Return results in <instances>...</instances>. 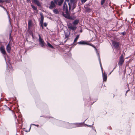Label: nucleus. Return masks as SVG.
Wrapping results in <instances>:
<instances>
[{
	"instance_id": "f257e3e1",
	"label": "nucleus",
	"mask_w": 135,
	"mask_h": 135,
	"mask_svg": "<svg viewBox=\"0 0 135 135\" xmlns=\"http://www.w3.org/2000/svg\"><path fill=\"white\" fill-rule=\"evenodd\" d=\"M69 2V0H65L63 6V12L62 15L65 18L70 20H74V17L71 16L69 12L68 7L67 4H66V2Z\"/></svg>"
},
{
	"instance_id": "f03ea898",
	"label": "nucleus",
	"mask_w": 135,
	"mask_h": 135,
	"mask_svg": "<svg viewBox=\"0 0 135 135\" xmlns=\"http://www.w3.org/2000/svg\"><path fill=\"white\" fill-rule=\"evenodd\" d=\"M69 10H73L76 6V0H70L68 3Z\"/></svg>"
},
{
	"instance_id": "7ed1b4c3",
	"label": "nucleus",
	"mask_w": 135,
	"mask_h": 135,
	"mask_svg": "<svg viewBox=\"0 0 135 135\" xmlns=\"http://www.w3.org/2000/svg\"><path fill=\"white\" fill-rule=\"evenodd\" d=\"M96 52H97V55L98 57V59H99V61L101 69H102V71L103 81H106L107 80V74H106L105 73V72H104V73H103V68H102V66L101 65V63L100 62V57L99 56V54L98 53V51H97Z\"/></svg>"
},
{
	"instance_id": "20e7f679",
	"label": "nucleus",
	"mask_w": 135,
	"mask_h": 135,
	"mask_svg": "<svg viewBox=\"0 0 135 135\" xmlns=\"http://www.w3.org/2000/svg\"><path fill=\"white\" fill-rule=\"evenodd\" d=\"M65 124L66 126V128H72L80 126L81 124L80 123H72L70 124L68 123H65Z\"/></svg>"
},
{
	"instance_id": "39448f33",
	"label": "nucleus",
	"mask_w": 135,
	"mask_h": 135,
	"mask_svg": "<svg viewBox=\"0 0 135 135\" xmlns=\"http://www.w3.org/2000/svg\"><path fill=\"white\" fill-rule=\"evenodd\" d=\"M38 37L39 45H40V46L44 48L45 47V44L44 40L41 37V36L39 34H38Z\"/></svg>"
},
{
	"instance_id": "423d86ee",
	"label": "nucleus",
	"mask_w": 135,
	"mask_h": 135,
	"mask_svg": "<svg viewBox=\"0 0 135 135\" xmlns=\"http://www.w3.org/2000/svg\"><path fill=\"white\" fill-rule=\"evenodd\" d=\"M68 26L70 30H72L73 31H75L77 28L76 25L72 24L71 23H69L68 24Z\"/></svg>"
},
{
	"instance_id": "0eeeda50",
	"label": "nucleus",
	"mask_w": 135,
	"mask_h": 135,
	"mask_svg": "<svg viewBox=\"0 0 135 135\" xmlns=\"http://www.w3.org/2000/svg\"><path fill=\"white\" fill-rule=\"evenodd\" d=\"M56 3L55 1H51L50 2V4L49 8L50 9H52L55 8L56 7Z\"/></svg>"
},
{
	"instance_id": "6e6552de",
	"label": "nucleus",
	"mask_w": 135,
	"mask_h": 135,
	"mask_svg": "<svg viewBox=\"0 0 135 135\" xmlns=\"http://www.w3.org/2000/svg\"><path fill=\"white\" fill-rule=\"evenodd\" d=\"M64 0H54L56 4L59 6H61Z\"/></svg>"
},
{
	"instance_id": "1a4fd4ad",
	"label": "nucleus",
	"mask_w": 135,
	"mask_h": 135,
	"mask_svg": "<svg viewBox=\"0 0 135 135\" xmlns=\"http://www.w3.org/2000/svg\"><path fill=\"white\" fill-rule=\"evenodd\" d=\"M124 60L122 55H121L119 61L118 63V64L119 65H121L124 62Z\"/></svg>"
},
{
	"instance_id": "9d476101",
	"label": "nucleus",
	"mask_w": 135,
	"mask_h": 135,
	"mask_svg": "<svg viewBox=\"0 0 135 135\" xmlns=\"http://www.w3.org/2000/svg\"><path fill=\"white\" fill-rule=\"evenodd\" d=\"M32 3L36 4L38 6H41V4L40 2L38 0H32Z\"/></svg>"
},
{
	"instance_id": "9b49d317",
	"label": "nucleus",
	"mask_w": 135,
	"mask_h": 135,
	"mask_svg": "<svg viewBox=\"0 0 135 135\" xmlns=\"http://www.w3.org/2000/svg\"><path fill=\"white\" fill-rule=\"evenodd\" d=\"M32 23L31 20H30L28 21V29L30 30L32 26Z\"/></svg>"
},
{
	"instance_id": "f8f14e48",
	"label": "nucleus",
	"mask_w": 135,
	"mask_h": 135,
	"mask_svg": "<svg viewBox=\"0 0 135 135\" xmlns=\"http://www.w3.org/2000/svg\"><path fill=\"white\" fill-rule=\"evenodd\" d=\"M112 44L113 46L115 48H117L119 46V43L118 42L113 41Z\"/></svg>"
},
{
	"instance_id": "ddd939ff",
	"label": "nucleus",
	"mask_w": 135,
	"mask_h": 135,
	"mask_svg": "<svg viewBox=\"0 0 135 135\" xmlns=\"http://www.w3.org/2000/svg\"><path fill=\"white\" fill-rule=\"evenodd\" d=\"M0 7H1L2 8H3L4 9L6 12H7V15L8 16V19H9V23H10V24H11V18H10V16L9 15V13H8V12L7 11V10L5 8H4L0 4Z\"/></svg>"
},
{
	"instance_id": "4468645a",
	"label": "nucleus",
	"mask_w": 135,
	"mask_h": 135,
	"mask_svg": "<svg viewBox=\"0 0 135 135\" xmlns=\"http://www.w3.org/2000/svg\"><path fill=\"white\" fill-rule=\"evenodd\" d=\"M6 49L8 53H10V51L11 49V48L9 45V44H8V45L6 47Z\"/></svg>"
},
{
	"instance_id": "2eb2a0df",
	"label": "nucleus",
	"mask_w": 135,
	"mask_h": 135,
	"mask_svg": "<svg viewBox=\"0 0 135 135\" xmlns=\"http://www.w3.org/2000/svg\"><path fill=\"white\" fill-rule=\"evenodd\" d=\"M78 44L79 45H88V44L86 42L84 41L79 42H78Z\"/></svg>"
},
{
	"instance_id": "dca6fc26",
	"label": "nucleus",
	"mask_w": 135,
	"mask_h": 135,
	"mask_svg": "<svg viewBox=\"0 0 135 135\" xmlns=\"http://www.w3.org/2000/svg\"><path fill=\"white\" fill-rule=\"evenodd\" d=\"M40 14L41 16L40 23H43L44 17L43 15V14L42 13H40Z\"/></svg>"
},
{
	"instance_id": "f3484780",
	"label": "nucleus",
	"mask_w": 135,
	"mask_h": 135,
	"mask_svg": "<svg viewBox=\"0 0 135 135\" xmlns=\"http://www.w3.org/2000/svg\"><path fill=\"white\" fill-rule=\"evenodd\" d=\"M84 8L86 9L85 11L86 12H90L91 11L92 9L88 7H86L84 6Z\"/></svg>"
},
{
	"instance_id": "a211bd4d",
	"label": "nucleus",
	"mask_w": 135,
	"mask_h": 135,
	"mask_svg": "<svg viewBox=\"0 0 135 135\" xmlns=\"http://www.w3.org/2000/svg\"><path fill=\"white\" fill-rule=\"evenodd\" d=\"M0 50L1 53L4 55H5L6 54V52L4 49L3 47H1L0 49Z\"/></svg>"
},
{
	"instance_id": "6ab92c4d",
	"label": "nucleus",
	"mask_w": 135,
	"mask_h": 135,
	"mask_svg": "<svg viewBox=\"0 0 135 135\" xmlns=\"http://www.w3.org/2000/svg\"><path fill=\"white\" fill-rule=\"evenodd\" d=\"M79 20L76 19L74 20L73 22V24L74 25H77L79 23Z\"/></svg>"
},
{
	"instance_id": "aec40b11",
	"label": "nucleus",
	"mask_w": 135,
	"mask_h": 135,
	"mask_svg": "<svg viewBox=\"0 0 135 135\" xmlns=\"http://www.w3.org/2000/svg\"><path fill=\"white\" fill-rule=\"evenodd\" d=\"M54 13L55 14H57L59 13V12L58 10L56 9H54L53 10Z\"/></svg>"
},
{
	"instance_id": "412c9836",
	"label": "nucleus",
	"mask_w": 135,
	"mask_h": 135,
	"mask_svg": "<svg viewBox=\"0 0 135 135\" xmlns=\"http://www.w3.org/2000/svg\"><path fill=\"white\" fill-rule=\"evenodd\" d=\"M47 45H48V47H49L51 48H52V49H53L54 48V47L53 46H52L49 43V42H47Z\"/></svg>"
},
{
	"instance_id": "4be33fe9",
	"label": "nucleus",
	"mask_w": 135,
	"mask_h": 135,
	"mask_svg": "<svg viewBox=\"0 0 135 135\" xmlns=\"http://www.w3.org/2000/svg\"><path fill=\"white\" fill-rule=\"evenodd\" d=\"M79 35H77L74 41V42H76L78 40V39L79 37Z\"/></svg>"
},
{
	"instance_id": "5701e85b",
	"label": "nucleus",
	"mask_w": 135,
	"mask_h": 135,
	"mask_svg": "<svg viewBox=\"0 0 135 135\" xmlns=\"http://www.w3.org/2000/svg\"><path fill=\"white\" fill-rule=\"evenodd\" d=\"M31 6L32 8L34 10H37V8L36 7L32 4L31 5Z\"/></svg>"
},
{
	"instance_id": "b1692460",
	"label": "nucleus",
	"mask_w": 135,
	"mask_h": 135,
	"mask_svg": "<svg viewBox=\"0 0 135 135\" xmlns=\"http://www.w3.org/2000/svg\"><path fill=\"white\" fill-rule=\"evenodd\" d=\"M40 26L42 28V29H43L44 28V25H43V23H40Z\"/></svg>"
},
{
	"instance_id": "393cba45",
	"label": "nucleus",
	"mask_w": 135,
	"mask_h": 135,
	"mask_svg": "<svg viewBox=\"0 0 135 135\" xmlns=\"http://www.w3.org/2000/svg\"><path fill=\"white\" fill-rule=\"evenodd\" d=\"M105 0H101V4L102 5L104 3Z\"/></svg>"
},
{
	"instance_id": "a878e982",
	"label": "nucleus",
	"mask_w": 135,
	"mask_h": 135,
	"mask_svg": "<svg viewBox=\"0 0 135 135\" xmlns=\"http://www.w3.org/2000/svg\"><path fill=\"white\" fill-rule=\"evenodd\" d=\"M87 0H81V1L82 3V4H83Z\"/></svg>"
},
{
	"instance_id": "bb28decb",
	"label": "nucleus",
	"mask_w": 135,
	"mask_h": 135,
	"mask_svg": "<svg viewBox=\"0 0 135 135\" xmlns=\"http://www.w3.org/2000/svg\"><path fill=\"white\" fill-rule=\"evenodd\" d=\"M65 37L66 38H67L69 37V35L66 34L65 33Z\"/></svg>"
},
{
	"instance_id": "cd10ccee",
	"label": "nucleus",
	"mask_w": 135,
	"mask_h": 135,
	"mask_svg": "<svg viewBox=\"0 0 135 135\" xmlns=\"http://www.w3.org/2000/svg\"><path fill=\"white\" fill-rule=\"evenodd\" d=\"M5 2V1L4 0H0V3H3Z\"/></svg>"
},
{
	"instance_id": "c85d7f7f",
	"label": "nucleus",
	"mask_w": 135,
	"mask_h": 135,
	"mask_svg": "<svg viewBox=\"0 0 135 135\" xmlns=\"http://www.w3.org/2000/svg\"><path fill=\"white\" fill-rule=\"evenodd\" d=\"M47 24L46 23H45L44 24V26L45 27H46L47 26Z\"/></svg>"
},
{
	"instance_id": "c756f323",
	"label": "nucleus",
	"mask_w": 135,
	"mask_h": 135,
	"mask_svg": "<svg viewBox=\"0 0 135 135\" xmlns=\"http://www.w3.org/2000/svg\"><path fill=\"white\" fill-rule=\"evenodd\" d=\"M128 3H129V4H130L129 6V7H128V8H129V9H130V8H131V6L132 5H131V4H130V3H129V2H128Z\"/></svg>"
},
{
	"instance_id": "7c9ffc66",
	"label": "nucleus",
	"mask_w": 135,
	"mask_h": 135,
	"mask_svg": "<svg viewBox=\"0 0 135 135\" xmlns=\"http://www.w3.org/2000/svg\"><path fill=\"white\" fill-rule=\"evenodd\" d=\"M121 34L122 35H124L125 34V33L124 32H122L121 33Z\"/></svg>"
},
{
	"instance_id": "2f4dec72",
	"label": "nucleus",
	"mask_w": 135,
	"mask_h": 135,
	"mask_svg": "<svg viewBox=\"0 0 135 135\" xmlns=\"http://www.w3.org/2000/svg\"><path fill=\"white\" fill-rule=\"evenodd\" d=\"M126 70L125 69V70H124V74H125V73H126Z\"/></svg>"
},
{
	"instance_id": "473e14b6",
	"label": "nucleus",
	"mask_w": 135,
	"mask_h": 135,
	"mask_svg": "<svg viewBox=\"0 0 135 135\" xmlns=\"http://www.w3.org/2000/svg\"><path fill=\"white\" fill-rule=\"evenodd\" d=\"M32 124V125H35V126H38V125H35V124Z\"/></svg>"
},
{
	"instance_id": "72a5a7b5",
	"label": "nucleus",
	"mask_w": 135,
	"mask_h": 135,
	"mask_svg": "<svg viewBox=\"0 0 135 135\" xmlns=\"http://www.w3.org/2000/svg\"><path fill=\"white\" fill-rule=\"evenodd\" d=\"M113 70L111 72H110V74L111 73V72H112L113 71Z\"/></svg>"
},
{
	"instance_id": "f704fd0d",
	"label": "nucleus",
	"mask_w": 135,
	"mask_h": 135,
	"mask_svg": "<svg viewBox=\"0 0 135 135\" xmlns=\"http://www.w3.org/2000/svg\"><path fill=\"white\" fill-rule=\"evenodd\" d=\"M89 126V127H91V126Z\"/></svg>"
},
{
	"instance_id": "c9c22d12",
	"label": "nucleus",
	"mask_w": 135,
	"mask_h": 135,
	"mask_svg": "<svg viewBox=\"0 0 135 135\" xmlns=\"http://www.w3.org/2000/svg\"><path fill=\"white\" fill-rule=\"evenodd\" d=\"M31 127H30V129L31 128Z\"/></svg>"
},
{
	"instance_id": "e433bc0d",
	"label": "nucleus",
	"mask_w": 135,
	"mask_h": 135,
	"mask_svg": "<svg viewBox=\"0 0 135 135\" xmlns=\"http://www.w3.org/2000/svg\"><path fill=\"white\" fill-rule=\"evenodd\" d=\"M127 94V91L126 92V94Z\"/></svg>"
}]
</instances>
